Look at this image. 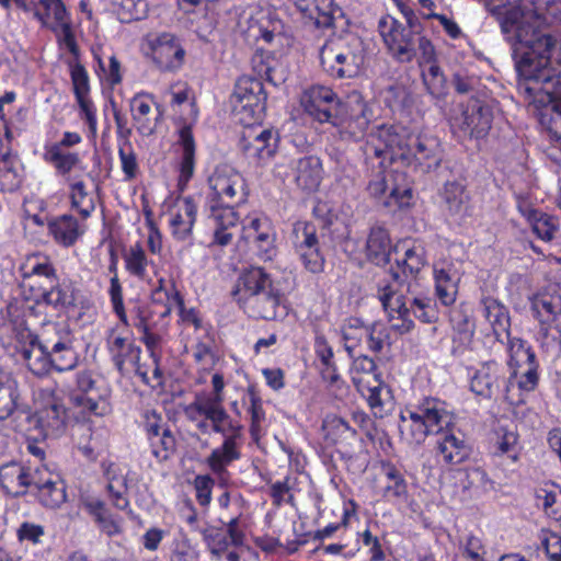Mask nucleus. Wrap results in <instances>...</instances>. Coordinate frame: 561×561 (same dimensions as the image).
Listing matches in <instances>:
<instances>
[{
  "mask_svg": "<svg viewBox=\"0 0 561 561\" xmlns=\"http://www.w3.org/2000/svg\"><path fill=\"white\" fill-rule=\"evenodd\" d=\"M362 150L366 163L377 160L381 168L399 163L423 174L436 171L445 156L439 137L427 131L415 133L401 123L375 125Z\"/></svg>",
  "mask_w": 561,
  "mask_h": 561,
  "instance_id": "obj_1",
  "label": "nucleus"
},
{
  "mask_svg": "<svg viewBox=\"0 0 561 561\" xmlns=\"http://www.w3.org/2000/svg\"><path fill=\"white\" fill-rule=\"evenodd\" d=\"M497 20L503 34H514V58L518 75L535 84L551 82L554 71L551 57L556 38L523 21V13L517 8L499 12Z\"/></svg>",
  "mask_w": 561,
  "mask_h": 561,
  "instance_id": "obj_2",
  "label": "nucleus"
},
{
  "mask_svg": "<svg viewBox=\"0 0 561 561\" xmlns=\"http://www.w3.org/2000/svg\"><path fill=\"white\" fill-rule=\"evenodd\" d=\"M394 251L397 257L389 268L391 282L379 286L378 299L392 319L401 320V324L396 325L397 329L401 333H408L414 328V322L407 318L409 310L403 289L409 290V282L417 278L427 264V257L423 245L408 240L398 243Z\"/></svg>",
  "mask_w": 561,
  "mask_h": 561,
  "instance_id": "obj_3",
  "label": "nucleus"
},
{
  "mask_svg": "<svg viewBox=\"0 0 561 561\" xmlns=\"http://www.w3.org/2000/svg\"><path fill=\"white\" fill-rule=\"evenodd\" d=\"M213 197L207 202L208 218L214 221V241L219 245L231 242L230 229L236 228L239 215L236 206L247 201L248 192L243 176L227 164L219 165L208 178Z\"/></svg>",
  "mask_w": 561,
  "mask_h": 561,
  "instance_id": "obj_4",
  "label": "nucleus"
},
{
  "mask_svg": "<svg viewBox=\"0 0 561 561\" xmlns=\"http://www.w3.org/2000/svg\"><path fill=\"white\" fill-rule=\"evenodd\" d=\"M451 415L446 403L434 397H423L408 404L399 415L400 437L408 445H421L430 435L439 434L450 425Z\"/></svg>",
  "mask_w": 561,
  "mask_h": 561,
  "instance_id": "obj_5",
  "label": "nucleus"
},
{
  "mask_svg": "<svg viewBox=\"0 0 561 561\" xmlns=\"http://www.w3.org/2000/svg\"><path fill=\"white\" fill-rule=\"evenodd\" d=\"M378 30L382 37L387 53L399 64H410L420 51L424 61L433 60L434 45L430 38L405 27L392 16H382L378 22Z\"/></svg>",
  "mask_w": 561,
  "mask_h": 561,
  "instance_id": "obj_6",
  "label": "nucleus"
},
{
  "mask_svg": "<svg viewBox=\"0 0 561 561\" xmlns=\"http://www.w3.org/2000/svg\"><path fill=\"white\" fill-rule=\"evenodd\" d=\"M319 58L323 71L331 78H354L365 61L363 41L354 35L327 41Z\"/></svg>",
  "mask_w": 561,
  "mask_h": 561,
  "instance_id": "obj_7",
  "label": "nucleus"
},
{
  "mask_svg": "<svg viewBox=\"0 0 561 561\" xmlns=\"http://www.w3.org/2000/svg\"><path fill=\"white\" fill-rule=\"evenodd\" d=\"M199 435L209 436L211 433L220 434L222 444L211 450L206 458L209 469L217 476L226 472L227 467L241 458V446L243 440V426L233 420L219 421V423L206 422L207 428L198 424H191Z\"/></svg>",
  "mask_w": 561,
  "mask_h": 561,
  "instance_id": "obj_8",
  "label": "nucleus"
},
{
  "mask_svg": "<svg viewBox=\"0 0 561 561\" xmlns=\"http://www.w3.org/2000/svg\"><path fill=\"white\" fill-rule=\"evenodd\" d=\"M267 93L260 79L240 78L230 96L231 113L234 121L245 127L259 124L263 118Z\"/></svg>",
  "mask_w": 561,
  "mask_h": 561,
  "instance_id": "obj_9",
  "label": "nucleus"
},
{
  "mask_svg": "<svg viewBox=\"0 0 561 561\" xmlns=\"http://www.w3.org/2000/svg\"><path fill=\"white\" fill-rule=\"evenodd\" d=\"M213 392L196 393L194 400L184 409V415L191 424H198L204 430L206 422L219 423V421L232 420L224 407L225 381L220 374L213 375Z\"/></svg>",
  "mask_w": 561,
  "mask_h": 561,
  "instance_id": "obj_10",
  "label": "nucleus"
},
{
  "mask_svg": "<svg viewBox=\"0 0 561 561\" xmlns=\"http://www.w3.org/2000/svg\"><path fill=\"white\" fill-rule=\"evenodd\" d=\"M77 386L81 393L73 394L71 401L78 413L82 414V420H88L90 415L102 416L110 411L108 390L93 379L91 373H78Z\"/></svg>",
  "mask_w": 561,
  "mask_h": 561,
  "instance_id": "obj_11",
  "label": "nucleus"
},
{
  "mask_svg": "<svg viewBox=\"0 0 561 561\" xmlns=\"http://www.w3.org/2000/svg\"><path fill=\"white\" fill-rule=\"evenodd\" d=\"M373 118V110L360 93L348 96L345 115L335 118L333 126L337 128L341 139L359 141L366 135Z\"/></svg>",
  "mask_w": 561,
  "mask_h": 561,
  "instance_id": "obj_12",
  "label": "nucleus"
},
{
  "mask_svg": "<svg viewBox=\"0 0 561 561\" xmlns=\"http://www.w3.org/2000/svg\"><path fill=\"white\" fill-rule=\"evenodd\" d=\"M293 233L295 251L304 268L311 274H321L325 257L320 249L314 224L299 220L294 225Z\"/></svg>",
  "mask_w": 561,
  "mask_h": 561,
  "instance_id": "obj_13",
  "label": "nucleus"
},
{
  "mask_svg": "<svg viewBox=\"0 0 561 561\" xmlns=\"http://www.w3.org/2000/svg\"><path fill=\"white\" fill-rule=\"evenodd\" d=\"M323 440L333 446L345 462L352 461L355 446L360 440L359 433L352 423L336 414H328L321 425Z\"/></svg>",
  "mask_w": 561,
  "mask_h": 561,
  "instance_id": "obj_14",
  "label": "nucleus"
},
{
  "mask_svg": "<svg viewBox=\"0 0 561 561\" xmlns=\"http://www.w3.org/2000/svg\"><path fill=\"white\" fill-rule=\"evenodd\" d=\"M467 375L470 391L482 399L496 397L506 383L504 368L494 359L467 367Z\"/></svg>",
  "mask_w": 561,
  "mask_h": 561,
  "instance_id": "obj_15",
  "label": "nucleus"
},
{
  "mask_svg": "<svg viewBox=\"0 0 561 561\" xmlns=\"http://www.w3.org/2000/svg\"><path fill=\"white\" fill-rule=\"evenodd\" d=\"M151 59L161 71H175L185 60L186 51L172 33L151 34L147 39Z\"/></svg>",
  "mask_w": 561,
  "mask_h": 561,
  "instance_id": "obj_16",
  "label": "nucleus"
},
{
  "mask_svg": "<svg viewBox=\"0 0 561 561\" xmlns=\"http://www.w3.org/2000/svg\"><path fill=\"white\" fill-rule=\"evenodd\" d=\"M301 105L314 121L333 124L342 103L333 89L311 85L304 92Z\"/></svg>",
  "mask_w": 561,
  "mask_h": 561,
  "instance_id": "obj_17",
  "label": "nucleus"
},
{
  "mask_svg": "<svg viewBox=\"0 0 561 561\" xmlns=\"http://www.w3.org/2000/svg\"><path fill=\"white\" fill-rule=\"evenodd\" d=\"M288 479L283 481V505L286 504L288 510L284 513L291 519L293 533L295 539L287 540L286 545H283V550L288 554H293L299 550L301 546L307 545L310 539H313V531L309 526V516L302 511L297 503V497L300 495L289 492Z\"/></svg>",
  "mask_w": 561,
  "mask_h": 561,
  "instance_id": "obj_18",
  "label": "nucleus"
},
{
  "mask_svg": "<svg viewBox=\"0 0 561 561\" xmlns=\"http://www.w3.org/2000/svg\"><path fill=\"white\" fill-rule=\"evenodd\" d=\"M493 123V108L485 101L470 99L462 113L460 129L472 139L485 138Z\"/></svg>",
  "mask_w": 561,
  "mask_h": 561,
  "instance_id": "obj_19",
  "label": "nucleus"
},
{
  "mask_svg": "<svg viewBox=\"0 0 561 561\" xmlns=\"http://www.w3.org/2000/svg\"><path fill=\"white\" fill-rule=\"evenodd\" d=\"M36 426L45 438H57L66 432L67 410L62 400L53 393L34 414Z\"/></svg>",
  "mask_w": 561,
  "mask_h": 561,
  "instance_id": "obj_20",
  "label": "nucleus"
},
{
  "mask_svg": "<svg viewBox=\"0 0 561 561\" xmlns=\"http://www.w3.org/2000/svg\"><path fill=\"white\" fill-rule=\"evenodd\" d=\"M439 434L440 438L436 444L438 461L451 466L459 465L469 458L471 448L460 428L450 422V425L445 426Z\"/></svg>",
  "mask_w": 561,
  "mask_h": 561,
  "instance_id": "obj_21",
  "label": "nucleus"
},
{
  "mask_svg": "<svg viewBox=\"0 0 561 561\" xmlns=\"http://www.w3.org/2000/svg\"><path fill=\"white\" fill-rule=\"evenodd\" d=\"M450 323V354L462 357L472 350L476 334V318L463 309L454 310L449 317Z\"/></svg>",
  "mask_w": 561,
  "mask_h": 561,
  "instance_id": "obj_22",
  "label": "nucleus"
},
{
  "mask_svg": "<svg viewBox=\"0 0 561 561\" xmlns=\"http://www.w3.org/2000/svg\"><path fill=\"white\" fill-rule=\"evenodd\" d=\"M529 307L537 322H557L561 317V288L557 284H549L529 298Z\"/></svg>",
  "mask_w": 561,
  "mask_h": 561,
  "instance_id": "obj_23",
  "label": "nucleus"
},
{
  "mask_svg": "<svg viewBox=\"0 0 561 561\" xmlns=\"http://www.w3.org/2000/svg\"><path fill=\"white\" fill-rule=\"evenodd\" d=\"M271 284L270 275L263 268L251 267L239 275L232 296L240 306L244 307L251 300H260Z\"/></svg>",
  "mask_w": 561,
  "mask_h": 561,
  "instance_id": "obj_24",
  "label": "nucleus"
},
{
  "mask_svg": "<svg viewBox=\"0 0 561 561\" xmlns=\"http://www.w3.org/2000/svg\"><path fill=\"white\" fill-rule=\"evenodd\" d=\"M434 293L444 307L453 306L458 297L460 275L450 262H438L433 265Z\"/></svg>",
  "mask_w": 561,
  "mask_h": 561,
  "instance_id": "obj_25",
  "label": "nucleus"
},
{
  "mask_svg": "<svg viewBox=\"0 0 561 561\" xmlns=\"http://www.w3.org/2000/svg\"><path fill=\"white\" fill-rule=\"evenodd\" d=\"M107 348L114 366L122 375L137 368L141 351L131 339L112 332L107 339Z\"/></svg>",
  "mask_w": 561,
  "mask_h": 561,
  "instance_id": "obj_26",
  "label": "nucleus"
},
{
  "mask_svg": "<svg viewBox=\"0 0 561 561\" xmlns=\"http://www.w3.org/2000/svg\"><path fill=\"white\" fill-rule=\"evenodd\" d=\"M197 205L194 198L186 196L175 204L170 211L169 225L173 238L178 241H187L192 237L196 221Z\"/></svg>",
  "mask_w": 561,
  "mask_h": 561,
  "instance_id": "obj_27",
  "label": "nucleus"
},
{
  "mask_svg": "<svg viewBox=\"0 0 561 561\" xmlns=\"http://www.w3.org/2000/svg\"><path fill=\"white\" fill-rule=\"evenodd\" d=\"M479 305L483 318L491 327V335L494 341H502V335L511 333V314L508 308L499 299L490 295H483Z\"/></svg>",
  "mask_w": 561,
  "mask_h": 561,
  "instance_id": "obj_28",
  "label": "nucleus"
},
{
  "mask_svg": "<svg viewBox=\"0 0 561 561\" xmlns=\"http://www.w3.org/2000/svg\"><path fill=\"white\" fill-rule=\"evenodd\" d=\"M360 386L356 390L366 400L375 416L382 417L387 413V407L392 404V390L383 381L382 377L370 382L358 381Z\"/></svg>",
  "mask_w": 561,
  "mask_h": 561,
  "instance_id": "obj_29",
  "label": "nucleus"
},
{
  "mask_svg": "<svg viewBox=\"0 0 561 561\" xmlns=\"http://www.w3.org/2000/svg\"><path fill=\"white\" fill-rule=\"evenodd\" d=\"M153 100L149 95H136L130 101L131 116L137 131L142 136H150L157 128L161 111L159 105L156 114L152 112Z\"/></svg>",
  "mask_w": 561,
  "mask_h": 561,
  "instance_id": "obj_30",
  "label": "nucleus"
},
{
  "mask_svg": "<svg viewBox=\"0 0 561 561\" xmlns=\"http://www.w3.org/2000/svg\"><path fill=\"white\" fill-rule=\"evenodd\" d=\"M85 225L68 214L57 216L47 224L49 234L58 244L66 248L72 247L85 232Z\"/></svg>",
  "mask_w": 561,
  "mask_h": 561,
  "instance_id": "obj_31",
  "label": "nucleus"
},
{
  "mask_svg": "<svg viewBox=\"0 0 561 561\" xmlns=\"http://www.w3.org/2000/svg\"><path fill=\"white\" fill-rule=\"evenodd\" d=\"M277 140L278 131H275L274 136L272 130L264 129L254 136L243 135L240 148L247 156L257 158L259 161H266L276 152Z\"/></svg>",
  "mask_w": 561,
  "mask_h": 561,
  "instance_id": "obj_32",
  "label": "nucleus"
},
{
  "mask_svg": "<svg viewBox=\"0 0 561 561\" xmlns=\"http://www.w3.org/2000/svg\"><path fill=\"white\" fill-rule=\"evenodd\" d=\"M294 172L297 186L306 192L317 191L323 179L322 162L317 156L298 159Z\"/></svg>",
  "mask_w": 561,
  "mask_h": 561,
  "instance_id": "obj_33",
  "label": "nucleus"
},
{
  "mask_svg": "<svg viewBox=\"0 0 561 561\" xmlns=\"http://www.w3.org/2000/svg\"><path fill=\"white\" fill-rule=\"evenodd\" d=\"M313 351L322 379L331 386H337L342 379L334 360V352L322 333H316Z\"/></svg>",
  "mask_w": 561,
  "mask_h": 561,
  "instance_id": "obj_34",
  "label": "nucleus"
},
{
  "mask_svg": "<svg viewBox=\"0 0 561 561\" xmlns=\"http://www.w3.org/2000/svg\"><path fill=\"white\" fill-rule=\"evenodd\" d=\"M28 468L11 461L0 467V488L14 497L25 495L28 489Z\"/></svg>",
  "mask_w": 561,
  "mask_h": 561,
  "instance_id": "obj_35",
  "label": "nucleus"
},
{
  "mask_svg": "<svg viewBox=\"0 0 561 561\" xmlns=\"http://www.w3.org/2000/svg\"><path fill=\"white\" fill-rule=\"evenodd\" d=\"M178 142L182 150L179 187L183 191L193 178L195 169V140L190 125H184L180 129Z\"/></svg>",
  "mask_w": 561,
  "mask_h": 561,
  "instance_id": "obj_36",
  "label": "nucleus"
},
{
  "mask_svg": "<svg viewBox=\"0 0 561 561\" xmlns=\"http://www.w3.org/2000/svg\"><path fill=\"white\" fill-rule=\"evenodd\" d=\"M522 214L530 226L531 232L543 242H551L560 230V220L556 215L537 208H529Z\"/></svg>",
  "mask_w": 561,
  "mask_h": 561,
  "instance_id": "obj_37",
  "label": "nucleus"
},
{
  "mask_svg": "<svg viewBox=\"0 0 561 561\" xmlns=\"http://www.w3.org/2000/svg\"><path fill=\"white\" fill-rule=\"evenodd\" d=\"M392 245L388 230L383 227H373L366 241V255L375 265H385L390 262Z\"/></svg>",
  "mask_w": 561,
  "mask_h": 561,
  "instance_id": "obj_38",
  "label": "nucleus"
},
{
  "mask_svg": "<svg viewBox=\"0 0 561 561\" xmlns=\"http://www.w3.org/2000/svg\"><path fill=\"white\" fill-rule=\"evenodd\" d=\"M83 507L92 517L100 530L108 537H114L123 531L122 519L116 518L106 504L99 499L85 500Z\"/></svg>",
  "mask_w": 561,
  "mask_h": 561,
  "instance_id": "obj_39",
  "label": "nucleus"
},
{
  "mask_svg": "<svg viewBox=\"0 0 561 561\" xmlns=\"http://www.w3.org/2000/svg\"><path fill=\"white\" fill-rule=\"evenodd\" d=\"M414 203L413 181L404 171L393 170L391 173V187L387 206L399 209L410 208Z\"/></svg>",
  "mask_w": 561,
  "mask_h": 561,
  "instance_id": "obj_40",
  "label": "nucleus"
},
{
  "mask_svg": "<svg viewBox=\"0 0 561 561\" xmlns=\"http://www.w3.org/2000/svg\"><path fill=\"white\" fill-rule=\"evenodd\" d=\"M380 473L385 478L382 497L390 500H400L408 496V482L402 470L390 460L380 461Z\"/></svg>",
  "mask_w": 561,
  "mask_h": 561,
  "instance_id": "obj_41",
  "label": "nucleus"
},
{
  "mask_svg": "<svg viewBox=\"0 0 561 561\" xmlns=\"http://www.w3.org/2000/svg\"><path fill=\"white\" fill-rule=\"evenodd\" d=\"M21 356L28 370L35 376H45L51 369L49 354L47 350L42 347V342L37 335L32 336L28 344L22 347Z\"/></svg>",
  "mask_w": 561,
  "mask_h": 561,
  "instance_id": "obj_42",
  "label": "nucleus"
},
{
  "mask_svg": "<svg viewBox=\"0 0 561 561\" xmlns=\"http://www.w3.org/2000/svg\"><path fill=\"white\" fill-rule=\"evenodd\" d=\"M370 324H366L360 318L350 317L341 327L344 348L350 357L363 351Z\"/></svg>",
  "mask_w": 561,
  "mask_h": 561,
  "instance_id": "obj_43",
  "label": "nucleus"
},
{
  "mask_svg": "<svg viewBox=\"0 0 561 561\" xmlns=\"http://www.w3.org/2000/svg\"><path fill=\"white\" fill-rule=\"evenodd\" d=\"M440 195L449 215L462 216L467 213L470 196L463 184L457 181H447Z\"/></svg>",
  "mask_w": 561,
  "mask_h": 561,
  "instance_id": "obj_44",
  "label": "nucleus"
},
{
  "mask_svg": "<svg viewBox=\"0 0 561 561\" xmlns=\"http://www.w3.org/2000/svg\"><path fill=\"white\" fill-rule=\"evenodd\" d=\"M497 439L493 446V455L505 457L510 463H517L520 460L523 446L519 442V434L501 427L497 432Z\"/></svg>",
  "mask_w": 561,
  "mask_h": 561,
  "instance_id": "obj_45",
  "label": "nucleus"
},
{
  "mask_svg": "<svg viewBox=\"0 0 561 561\" xmlns=\"http://www.w3.org/2000/svg\"><path fill=\"white\" fill-rule=\"evenodd\" d=\"M250 231H253V234L249 233V237H252L257 244L260 255L263 260H272L273 256L276 255L277 250L272 248H264V243L267 245H272L276 240V233L271 228L270 221L266 218H256L251 220Z\"/></svg>",
  "mask_w": 561,
  "mask_h": 561,
  "instance_id": "obj_46",
  "label": "nucleus"
},
{
  "mask_svg": "<svg viewBox=\"0 0 561 561\" xmlns=\"http://www.w3.org/2000/svg\"><path fill=\"white\" fill-rule=\"evenodd\" d=\"M38 336L42 347L47 350L49 356L73 345L71 332L64 325L48 324Z\"/></svg>",
  "mask_w": 561,
  "mask_h": 561,
  "instance_id": "obj_47",
  "label": "nucleus"
},
{
  "mask_svg": "<svg viewBox=\"0 0 561 561\" xmlns=\"http://www.w3.org/2000/svg\"><path fill=\"white\" fill-rule=\"evenodd\" d=\"M20 270L24 279L44 277L50 282L57 280L56 268L51 260L42 253L28 255Z\"/></svg>",
  "mask_w": 561,
  "mask_h": 561,
  "instance_id": "obj_48",
  "label": "nucleus"
},
{
  "mask_svg": "<svg viewBox=\"0 0 561 561\" xmlns=\"http://www.w3.org/2000/svg\"><path fill=\"white\" fill-rule=\"evenodd\" d=\"M407 309L409 310L408 319H411V314L423 323H435L439 318V310L437 302L427 295H419L409 300L405 297Z\"/></svg>",
  "mask_w": 561,
  "mask_h": 561,
  "instance_id": "obj_49",
  "label": "nucleus"
},
{
  "mask_svg": "<svg viewBox=\"0 0 561 561\" xmlns=\"http://www.w3.org/2000/svg\"><path fill=\"white\" fill-rule=\"evenodd\" d=\"M417 62L421 68L428 66L426 70H422V79L427 92L435 98L444 95L446 90V79L437 64L436 50L434 49L433 60L424 61L422 56H420Z\"/></svg>",
  "mask_w": 561,
  "mask_h": 561,
  "instance_id": "obj_50",
  "label": "nucleus"
},
{
  "mask_svg": "<svg viewBox=\"0 0 561 561\" xmlns=\"http://www.w3.org/2000/svg\"><path fill=\"white\" fill-rule=\"evenodd\" d=\"M507 337L508 366L512 370L524 368L533 360L538 359L533 346L524 339L511 336Z\"/></svg>",
  "mask_w": 561,
  "mask_h": 561,
  "instance_id": "obj_51",
  "label": "nucleus"
},
{
  "mask_svg": "<svg viewBox=\"0 0 561 561\" xmlns=\"http://www.w3.org/2000/svg\"><path fill=\"white\" fill-rule=\"evenodd\" d=\"M69 198L71 209L76 210L82 220H87L95 210L94 197L87 191L83 181L69 183Z\"/></svg>",
  "mask_w": 561,
  "mask_h": 561,
  "instance_id": "obj_52",
  "label": "nucleus"
},
{
  "mask_svg": "<svg viewBox=\"0 0 561 561\" xmlns=\"http://www.w3.org/2000/svg\"><path fill=\"white\" fill-rule=\"evenodd\" d=\"M386 107L392 113H402L412 103V96L409 89L400 82H394L386 87L380 93Z\"/></svg>",
  "mask_w": 561,
  "mask_h": 561,
  "instance_id": "obj_53",
  "label": "nucleus"
},
{
  "mask_svg": "<svg viewBox=\"0 0 561 561\" xmlns=\"http://www.w3.org/2000/svg\"><path fill=\"white\" fill-rule=\"evenodd\" d=\"M351 366V378L355 388L360 386L358 383L360 381L370 382L373 379H378L382 377V374L378 370V367L373 357H369L362 352L355 354Z\"/></svg>",
  "mask_w": 561,
  "mask_h": 561,
  "instance_id": "obj_54",
  "label": "nucleus"
},
{
  "mask_svg": "<svg viewBox=\"0 0 561 561\" xmlns=\"http://www.w3.org/2000/svg\"><path fill=\"white\" fill-rule=\"evenodd\" d=\"M135 328L142 333L141 341L146 345L152 362L156 365L154 375L158 374V363L161 356L162 337L160 334L152 332L147 323L146 314L137 309V321L134 323Z\"/></svg>",
  "mask_w": 561,
  "mask_h": 561,
  "instance_id": "obj_55",
  "label": "nucleus"
},
{
  "mask_svg": "<svg viewBox=\"0 0 561 561\" xmlns=\"http://www.w3.org/2000/svg\"><path fill=\"white\" fill-rule=\"evenodd\" d=\"M112 11L122 23L139 21L146 16L147 2L144 0H112Z\"/></svg>",
  "mask_w": 561,
  "mask_h": 561,
  "instance_id": "obj_56",
  "label": "nucleus"
},
{
  "mask_svg": "<svg viewBox=\"0 0 561 561\" xmlns=\"http://www.w3.org/2000/svg\"><path fill=\"white\" fill-rule=\"evenodd\" d=\"M46 162L53 164L56 171L61 175H67L80 162V158L76 152L65 151L60 149V145H51L46 149L44 154Z\"/></svg>",
  "mask_w": 561,
  "mask_h": 561,
  "instance_id": "obj_57",
  "label": "nucleus"
},
{
  "mask_svg": "<svg viewBox=\"0 0 561 561\" xmlns=\"http://www.w3.org/2000/svg\"><path fill=\"white\" fill-rule=\"evenodd\" d=\"M279 60L272 53H261L253 58L255 72L274 89L278 87Z\"/></svg>",
  "mask_w": 561,
  "mask_h": 561,
  "instance_id": "obj_58",
  "label": "nucleus"
},
{
  "mask_svg": "<svg viewBox=\"0 0 561 561\" xmlns=\"http://www.w3.org/2000/svg\"><path fill=\"white\" fill-rule=\"evenodd\" d=\"M123 259L125 268L131 276L141 280L147 277L149 261L140 243L129 247V249L123 253Z\"/></svg>",
  "mask_w": 561,
  "mask_h": 561,
  "instance_id": "obj_59",
  "label": "nucleus"
},
{
  "mask_svg": "<svg viewBox=\"0 0 561 561\" xmlns=\"http://www.w3.org/2000/svg\"><path fill=\"white\" fill-rule=\"evenodd\" d=\"M38 501L48 508H58L67 500L66 485L57 476L37 493Z\"/></svg>",
  "mask_w": 561,
  "mask_h": 561,
  "instance_id": "obj_60",
  "label": "nucleus"
},
{
  "mask_svg": "<svg viewBox=\"0 0 561 561\" xmlns=\"http://www.w3.org/2000/svg\"><path fill=\"white\" fill-rule=\"evenodd\" d=\"M537 342L546 353H561V327L557 322H538Z\"/></svg>",
  "mask_w": 561,
  "mask_h": 561,
  "instance_id": "obj_61",
  "label": "nucleus"
},
{
  "mask_svg": "<svg viewBox=\"0 0 561 561\" xmlns=\"http://www.w3.org/2000/svg\"><path fill=\"white\" fill-rule=\"evenodd\" d=\"M277 295L266 290L262 294L260 300H251L243 308L253 318L272 319L276 316V308L278 306Z\"/></svg>",
  "mask_w": 561,
  "mask_h": 561,
  "instance_id": "obj_62",
  "label": "nucleus"
},
{
  "mask_svg": "<svg viewBox=\"0 0 561 561\" xmlns=\"http://www.w3.org/2000/svg\"><path fill=\"white\" fill-rule=\"evenodd\" d=\"M511 377L517 379L518 389L522 392H533L537 389L540 380L539 360H533L524 366L512 370Z\"/></svg>",
  "mask_w": 561,
  "mask_h": 561,
  "instance_id": "obj_63",
  "label": "nucleus"
},
{
  "mask_svg": "<svg viewBox=\"0 0 561 561\" xmlns=\"http://www.w3.org/2000/svg\"><path fill=\"white\" fill-rule=\"evenodd\" d=\"M538 552H543L547 561H561V535L552 529L542 528L538 533Z\"/></svg>",
  "mask_w": 561,
  "mask_h": 561,
  "instance_id": "obj_64",
  "label": "nucleus"
}]
</instances>
